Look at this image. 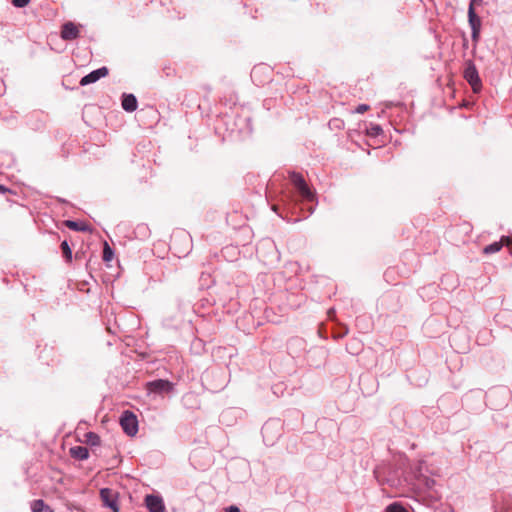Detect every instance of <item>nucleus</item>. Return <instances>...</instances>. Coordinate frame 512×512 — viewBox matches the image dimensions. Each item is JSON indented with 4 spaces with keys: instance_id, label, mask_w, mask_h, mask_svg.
<instances>
[{
    "instance_id": "20e7f679",
    "label": "nucleus",
    "mask_w": 512,
    "mask_h": 512,
    "mask_svg": "<svg viewBox=\"0 0 512 512\" xmlns=\"http://www.w3.org/2000/svg\"><path fill=\"white\" fill-rule=\"evenodd\" d=\"M100 496L105 506L112 509L113 512H119L117 493L115 491L109 488H103L100 491Z\"/></svg>"
},
{
    "instance_id": "a211bd4d",
    "label": "nucleus",
    "mask_w": 512,
    "mask_h": 512,
    "mask_svg": "<svg viewBox=\"0 0 512 512\" xmlns=\"http://www.w3.org/2000/svg\"><path fill=\"white\" fill-rule=\"evenodd\" d=\"M386 512H408V510L399 503H393L386 508Z\"/></svg>"
},
{
    "instance_id": "9b49d317",
    "label": "nucleus",
    "mask_w": 512,
    "mask_h": 512,
    "mask_svg": "<svg viewBox=\"0 0 512 512\" xmlns=\"http://www.w3.org/2000/svg\"><path fill=\"white\" fill-rule=\"evenodd\" d=\"M122 107L127 112H133L137 109V99L133 94H124Z\"/></svg>"
},
{
    "instance_id": "423d86ee",
    "label": "nucleus",
    "mask_w": 512,
    "mask_h": 512,
    "mask_svg": "<svg viewBox=\"0 0 512 512\" xmlns=\"http://www.w3.org/2000/svg\"><path fill=\"white\" fill-rule=\"evenodd\" d=\"M79 27L78 25L74 24L73 22H66L62 26L61 30V38L65 41H71L79 37Z\"/></svg>"
},
{
    "instance_id": "ddd939ff",
    "label": "nucleus",
    "mask_w": 512,
    "mask_h": 512,
    "mask_svg": "<svg viewBox=\"0 0 512 512\" xmlns=\"http://www.w3.org/2000/svg\"><path fill=\"white\" fill-rule=\"evenodd\" d=\"M505 238L506 237H502L501 240L499 242H494L488 246H486L484 249H483V253L485 254H492V253H496L498 251L501 250L502 246L505 244L506 245V241H505Z\"/></svg>"
},
{
    "instance_id": "f8f14e48",
    "label": "nucleus",
    "mask_w": 512,
    "mask_h": 512,
    "mask_svg": "<svg viewBox=\"0 0 512 512\" xmlns=\"http://www.w3.org/2000/svg\"><path fill=\"white\" fill-rule=\"evenodd\" d=\"M70 455L78 460H86L89 457V451L84 446H75L70 448Z\"/></svg>"
},
{
    "instance_id": "2eb2a0df",
    "label": "nucleus",
    "mask_w": 512,
    "mask_h": 512,
    "mask_svg": "<svg viewBox=\"0 0 512 512\" xmlns=\"http://www.w3.org/2000/svg\"><path fill=\"white\" fill-rule=\"evenodd\" d=\"M85 441L91 446H97L100 444V437L93 432H88L85 434Z\"/></svg>"
},
{
    "instance_id": "aec40b11",
    "label": "nucleus",
    "mask_w": 512,
    "mask_h": 512,
    "mask_svg": "<svg viewBox=\"0 0 512 512\" xmlns=\"http://www.w3.org/2000/svg\"><path fill=\"white\" fill-rule=\"evenodd\" d=\"M382 132V129L380 126L376 125L371 127L369 134L372 136H377Z\"/></svg>"
},
{
    "instance_id": "6e6552de",
    "label": "nucleus",
    "mask_w": 512,
    "mask_h": 512,
    "mask_svg": "<svg viewBox=\"0 0 512 512\" xmlns=\"http://www.w3.org/2000/svg\"><path fill=\"white\" fill-rule=\"evenodd\" d=\"M109 73L107 67H101L97 70L90 72L80 80V85L85 86L98 81L102 77H106Z\"/></svg>"
},
{
    "instance_id": "39448f33",
    "label": "nucleus",
    "mask_w": 512,
    "mask_h": 512,
    "mask_svg": "<svg viewBox=\"0 0 512 512\" xmlns=\"http://www.w3.org/2000/svg\"><path fill=\"white\" fill-rule=\"evenodd\" d=\"M146 389L151 393H168L173 389V384L168 380L158 379L148 382Z\"/></svg>"
},
{
    "instance_id": "f3484780",
    "label": "nucleus",
    "mask_w": 512,
    "mask_h": 512,
    "mask_svg": "<svg viewBox=\"0 0 512 512\" xmlns=\"http://www.w3.org/2000/svg\"><path fill=\"white\" fill-rule=\"evenodd\" d=\"M114 253L113 250L110 248L107 242H104L103 247V260L106 262H110L113 259Z\"/></svg>"
},
{
    "instance_id": "4be33fe9",
    "label": "nucleus",
    "mask_w": 512,
    "mask_h": 512,
    "mask_svg": "<svg viewBox=\"0 0 512 512\" xmlns=\"http://www.w3.org/2000/svg\"><path fill=\"white\" fill-rule=\"evenodd\" d=\"M506 245L508 247H511V254H512V237L511 238H505Z\"/></svg>"
},
{
    "instance_id": "5701e85b",
    "label": "nucleus",
    "mask_w": 512,
    "mask_h": 512,
    "mask_svg": "<svg viewBox=\"0 0 512 512\" xmlns=\"http://www.w3.org/2000/svg\"><path fill=\"white\" fill-rule=\"evenodd\" d=\"M228 512H240L239 508L236 506H230L228 508Z\"/></svg>"
},
{
    "instance_id": "9d476101",
    "label": "nucleus",
    "mask_w": 512,
    "mask_h": 512,
    "mask_svg": "<svg viewBox=\"0 0 512 512\" xmlns=\"http://www.w3.org/2000/svg\"><path fill=\"white\" fill-rule=\"evenodd\" d=\"M65 226L73 231L92 232V228L85 222H78L73 220H66Z\"/></svg>"
},
{
    "instance_id": "412c9836",
    "label": "nucleus",
    "mask_w": 512,
    "mask_h": 512,
    "mask_svg": "<svg viewBox=\"0 0 512 512\" xmlns=\"http://www.w3.org/2000/svg\"><path fill=\"white\" fill-rule=\"evenodd\" d=\"M369 110V106L366 104H361L356 108V112L359 114H362Z\"/></svg>"
},
{
    "instance_id": "4468645a",
    "label": "nucleus",
    "mask_w": 512,
    "mask_h": 512,
    "mask_svg": "<svg viewBox=\"0 0 512 512\" xmlns=\"http://www.w3.org/2000/svg\"><path fill=\"white\" fill-rule=\"evenodd\" d=\"M31 509L33 512H53V510L40 499L32 502Z\"/></svg>"
},
{
    "instance_id": "6ab92c4d",
    "label": "nucleus",
    "mask_w": 512,
    "mask_h": 512,
    "mask_svg": "<svg viewBox=\"0 0 512 512\" xmlns=\"http://www.w3.org/2000/svg\"><path fill=\"white\" fill-rule=\"evenodd\" d=\"M11 2L15 7L23 8L29 4L30 0H12Z\"/></svg>"
},
{
    "instance_id": "7ed1b4c3",
    "label": "nucleus",
    "mask_w": 512,
    "mask_h": 512,
    "mask_svg": "<svg viewBox=\"0 0 512 512\" xmlns=\"http://www.w3.org/2000/svg\"><path fill=\"white\" fill-rule=\"evenodd\" d=\"M120 424L124 432L129 436H134L138 432V420L134 413L125 411L121 418Z\"/></svg>"
},
{
    "instance_id": "f257e3e1",
    "label": "nucleus",
    "mask_w": 512,
    "mask_h": 512,
    "mask_svg": "<svg viewBox=\"0 0 512 512\" xmlns=\"http://www.w3.org/2000/svg\"><path fill=\"white\" fill-rule=\"evenodd\" d=\"M290 180L293 185L297 188L300 195L308 200L313 201L315 198L314 192L309 188L303 176L297 172L290 173Z\"/></svg>"
},
{
    "instance_id": "0eeeda50",
    "label": "nucleus",
    "mask_w": 512,
    "mask_h": 512,
    "mask_svg": "<svg viewBox=\"0 0 512 512\" xmlns=\"http://www.w3.org/2000/svg\"><path fill=\"white\" fill-rule=\"evenodd\" d=\"M474 2H475V0H472L470 2L469 9H468V18H469V24L473 30L472 37H473V39H476V37L478 36L479 30H480L481 20L475 13Z\"/></svg>"
},
{
    "instance_id": "dca6fc26",
    "label": "nucleus",
    "mask_w": 512,
    "mask_h": 512,
    "mask_svg": "<svg viewBox=\"0 0 512 512\" xmlns=\"http://www.w3.org/2000/svg\"><path fill=\"white\" fill-rule=\"evenodd\" d=\"M61 250H62L63 256L65 257L66 261L71 262L72 261V251H71V248L69 247L67 241H63L61 243Z\"/></svg>"
},
{
    "instance_id": "b1692460",
    "label": "nucleus",
    "mask_w": 512,
    "mask_h": 512,
    "mask_svg": "<svg viewBox=\"0 0 512 512\" xmlns=\"http://www.w3.org/2000/svg\"><path fill=\"white\" fill-rule=\"evenodd\" d=\"M8 189L6 187H4L3 185H0V192L1 193H4L6 192Z\"/></svg>"
},
{
    "instance_id": "1a4fd4ad",
    "label": "nucleus",
    "mask_w": 512,
    "mask_h": 512,
    "mask_svg": "<svg viewBox=\"0 0 512 512\" xmlns=\"http://www.w3.org/2000/svg\"><path fill=\"white\" fill-rule=\"evenodd\" d=\"M145 503L150 512H164L165 506L162 498L155 495H147Z\"/></svg>"
},
{
    "instance_id": "393cba45",
    "label": "nucleus",
    "mask_w": 512,
    "mask_h": 512,
    "mask_svg": "<svg viewBox=\"0 0 512 512\" xmlns=\"http://www.w3.org/2000/svg\"><path fill=\"white\" fill-rule=\"evenodd\" d=\"M272 209H273L274 211H277V206H276V205H274V206L272 207Z\"/></svg>"
},
{
    "instance_id": "f03ea898",
    "label": "nucleus",
    "mask_w": 512,
    "mask_h": 512,
    "mask_svg": "<svg viewBox=\"0 0 512 512\" xmlns=\"http://www.w3.org/2000/svg\"><path fill=\"white\" fill-rule=\"evenodd\" d=\"M463 76L466 81L470 84L474 92H479L482 87V83L478 74V71L472 61L465 63Z\"/></svg>"
}]
</instances>
